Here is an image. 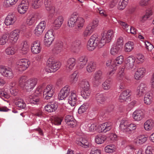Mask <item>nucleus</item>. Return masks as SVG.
<instances>
[{
    "label": "nucleus",
    "mask_w": 154,
    "mask_h": 154,
    "mask_svg": "<svg viewBox=\"0 0 154 154\" xmlns=\"http://www.w3.org/2000/svg\"><path fill=\"white\" fill-rule=\"evenodd\" d=\"M113 33V31L111 30L104 32L101 40L97 35H93L88 42L87 46L88 50L90 51H92L97 46L101 47L106 43L109 42L112 39Z\"/></svg>",
    "instance_id": "1"
},
{
    "label": "nucleus",
    "mask_w": 154,
    "mask_h": 154,
    "mask_svg": "<svg viewBox=\"0 0 154 154\" xmlns=\"http://www.w3.org/2000/svg\"><path fill=\"white\" fill-rule=\"evenodd\" d=\"M37 83L36 78H31L27 80L25 76H22L19 79V83L20 86L27 91H31L35 87Z\"/></svg>",
    "instance_id": "2"
},
{
    "label": "nucleus",
    "mask_w": 154,
    "mask_h": 154,
    "mask_svg": "<svg viewBox=\"0 0 154 154\" xmlns=\"http://www.w3.org/2000/svg\"><path fill=\"white\" fill-rule=\"evenodd\" d=\"M85 21L82 17H78V14L76 12L73 13L68 21V25L72 27L75 25L77 28L81 29L83 26Z\"/></svg>",
    "instance_id": "3"
},
{
    "label": "nucleus",
    "mask_w": 154,
    "mask_h": 154,
    "mask_svg": "<svg viewBox=\"0 0 154 154\" xmlns=\"http://www.w3.org/2000/svg\"><path fill=\"white\" fill-rule=\"evenodd\" d=\"M47 65L48 67L47 71L51 72H55L59 69L61 63L60 62H56L52 58H49L47 61Z\"/></svg>",
    "instance_id": "4"
},
{
    "label": "nucleus",
    "mask_w": 154,
    "mask_h": 154,
    "mask_svg": "<svg viewBox=\"0 0 154 154\" xmlns=\"http://www.w3.org/2000/svg\"><path fill=\"white\" fill-rule=\"evenodd\" d=\"M0 73L3 76L8 79H11L14 77V73L10 68L4 65L0 66Z\"/></svg>",
    "instance_id": "5"
},
{
    "label": "nucleus",
    "mask_w": 154,
    "mask_h": 154,
    "mask_svg": "<svg viewBox=\"0 0 154 154\" xmlns=\"http://www.w3.org/2000/svg\"><path fill=\"white\" fill-rule=\"evenodd\" d=\"M30 64V62L28 59H22L18 61L17 66L19 70L22 72L26 70L29 67Z\"/></svg>",
    "instance_id": "6"
},
{
    "label": "nucleus",
    "mask_w": 154,
    "mask_h": 154,
    "mask_svg": "<svg viewBox=\"0 0 154 154\" xmlns=\"http://www.w3.org/2000/svg\"><path fill=\"white\" fill-rule=\"evenodd\" d=\"M54 89L53 85H49L46 87L43 92V95L45 99L48 100L52 97L54 93Z\"/></svg>",
    "instance_id": "7"
},
{
    "label": "nucleus",
    "mask_w": 154,
    "mask_h": 154,
    "mask_svg": "<svg viewBox=\"0 0 154 154\" xmlns=\"http://www.w3.org/2000/svg\"><path fill=\"white\" fill-rule=\"evenodd\" d=\"M54 39L52 30H48L46 33L44 39V44L47 46H49L52 44Z\"/></svg>",
    "instance_id": "8"
},
{
    "label": "nucleus",
    "mask_w": 154,
    "mask_h": 154,
    "mask_svg": "<svg viewBox=\"0 0 154 154\" xmlns=\"http://www.w3.org/2000/svg\"><path fill=\"white\" fill-rule=\"evenodd\" d=\"M103 78L102 72L100 70L96 71L93 75V78L92 79L93 83L95 85L98 86L100 83L101 81Z\"/></svg>",
    "instance_id": "9"
},
{
    "label": "nucleus",
    "mask_w": 154,
    "mask_h": 154,
    "mask_svg": "<svg viewBox=\"0 0 154 154\" xmlns=\"http://www.w3.org/2000/svg\"><path fill=\"white\" fill-rule=\"evenodd\" d=\"M70 91V87L66 85L63 88L58 94V98L60 100L66 98L69 95Z\"/></svg>",
    "instance_id": "10"
},
{
    "label": "nucleus",
    "mask_w": 154,
    "mask_h": 154,
    "mask_svg": "<svg viewBox=\"0 0 154 154\" xmlns=\"http://www.w3.org/2000/svg\"><path fill=\"white\" fill-rule=\"evenodd\" d=\"M46 22L42 21L36 26L34 30V34L37 36L41 35L45 28Z\"/></svg>",
    "instance_id": "11"
},
{
    "label": "nucleus",
    "mask_w": 154,
    "mask_h": 154,
    "mask_svg": "<svg viewBox=\"0 0 154 154\" xmlns=\"http://www.w3.org/2000/svg\"><path fill=\"white\" fill-rule=\"evenodd\" d=\"M147 85L144 83H141L138 86L137 90V94L139 97L143 96L147 91Z\"/></svg>",
    "instance_id": "12"
},
{
    "label": "nucleus",
    "mask_w": 154,
    "mask_h": 154,
    "mask_svg": "<svg viewBox=\"0 0 154 154\" xmlns=\"http://www.w3.org/2000/svg\"><path fill=\"white\" fill-rule=\"evenodd\" d=\"M63 47V42L60 41H57L54 44L52 51L54 53L59 54L62 51Z\"/></svg>",
    "instance_id": "13"
},
{
    "label": "nucleus",
    "mask_w": 154,
    "mask_h": 154,
    "mask_svg": "<svg viewBox=\"0 0 154 154\" xmlns=\"http://www.w3.org/2000/svg\"><path fill=\"white\" fill-rule=\"evenodd\" d=\"M16 20V17L15 14L10 13L6 17L5 23L7 26L13 25Z\"/></svg>",
    "instance_id": "14"
},
{
    "label": "nucleus",
    "mask_w": 154,
    "mask_h": 154,
    "mask_svg": "<svg viewBox=\"0 0 154 154\" xmlns=\"http://www.w3.org/2000/svg\"><path fill=\"white\" fill-rule=\"evenodd\" d=\"M112 127V123L110 122H107L100 125L99 129L100 130V132H106L110 130Z\"/></svg>",
    "instance_id": "15"
},
{
    "label": "nucleus",
    "mask_w": 154,
    "mask_h": 154,
    "mask_svg": "<svg viewBox=\"0 0 154 154\" xmlns=\"http://www.w3.org/2000/svg\"><path fill=\"white\" fill-rule=\"evenodd\" d=\"M20 34V31L18 29H15L11 31L9 36V39L12 42L15 43L17 40Z\"/></svg>",
    "instance_id": "16"
},
{
    "label": "nucleus",
    "mask_w": 154,
    "mask_h": 154,
    "mask_svg": "<svg viewBox=\"0 0 154 154\" xmlns=\"http://www.w3.org/2000/svg\"><path fill=\"white\" fill-rule=\"evenodd\" d=\"M58 107L57 102H53L50 103L45 107V109L46 111L49 112H52L55 111Z\"/></svg>",
    "instance_id": "17"
},
{
    "label": "nucleus",
    "mask_w": 154,
    "mask_h": 154,
    "mask_svg": "<svg viewBox=\"0 0 154 154\" xmlns=\"http://www.w3.org/2000/svg\"><path fill=\"white\" fill-rule=\"evenodd\" d=\"M76 63V60L73 58H71L69 59L67 61L66 68L67 70L70 71L72 70L74 67Z\"/></svg>",
    "instance_id": "18"
},
{
    "label": "nucleus",
    "mask_w": 154,
    "mask_h": 154,
    "mask_svg": "<svg viewBox=\"0 0 154 154\" xmlns=\"http://www.w3.org/2000/svg\"><path fill=\"white\" fill-rule=\"evenodd\" d=\"M41 49V47L40 46L39 42L38 41L34 42L31 47L32 52L33 54H38L40 52Z\"/></svg>",
    "instance_id": "19"
},
{
    "label": "nucleus",
    "mask_w": 154,
    "mask_h": 154,
    "mask_svg": "<svg viewBox=\"0 0 154 154\" xmlns=\"http://www.w3.org/2000/svg\"><path fill=\"white\" fill-rule=\"evenodd\" d=\"M64 18L62 16H58L56 19L53 23L54 29L57 30L59 29L61 26L64 21Z\"/></svg>",
    "instance_id": "20"
},
{
    "label": "nucleus",
    "mask_w": 154,
    "mask_h": 154,
    "mask_svg": "<svg viewBox=\"0 0 154 154\" xmlns=\"http://www.w3.org/2000/svg\"><path fill=\"white\" fill-rule=\"evenodd\" d=\"M133 117L134 120L137 121L141 120L144 117L143 112L141 110H136L133 114Z\"/></svg>",
    "instance_id": "21"
},
{
    "label": "nucleus",
    "mask_w": 154,
    "mask_h": 154,
    "mask_svg": "<svg viewBox=\"0 0 154 154\" xmlns=\"http://www.w3.org/2000/svg\"><path fill=\"white\" fill-rule=\"evenodd\" d=\"M77 100L76 95L74 91H71L70 95L68 97V102L72 106H74L76 103Z\"/></svg>",
    "instance_id": "22"
},
{
    "label": "nucleus",
    "mask_w": 154,
    "mask_h": 154,
    "mask_svg": "<svg viewBox=\"0 0 154 154\" xmlns=\"http://www.w3.org/2000/svg\"><path fill=\"white\" fill-rule=\"evenodd\" d=\"M145 72V69L144 68H138L134 76L135 79L136 80L140 79L143 77Z\"/></svg>",
    "instance_id": "23"
},
{
    "label": "nucleus",
    "mask_w": 154,
    "mask_h": 154,
    "mask_svg": "<svg viewBox=\"0 0 154 154\" xmlns=\"http://www.w3.org/2000/svg\"><path fill=\"white\" fill-rule=\"evenodd\" d=\"M135 59L133 57H128L126 59V63L125 67L127 69H130L133 68Z\"/></svg>",
    "instance_id": "24"
},
{
    "label": "nucleus",
    "mask_w": 154,
    "mask_h": 154,
    "mask_svg": "<svg viewBox=\"0 0 154 154\" xmlns=\"http://www.w3.org/2000/svg\"><path fill=\"white\" fill-rule=\"evenodd\" d=\"M130 91L127 90L122 92L119 97L120 100H123L125 101H128L130 100Z\"/></svg>",
    "instance_id": "25"
},
{
    "label": "nucleus",
    "mask_w": 154,
    "mask_h": 154,
    "mask_svg": "<svg viewBox=\"0 0 154 154\" xmlns=\"http://www.w3.org/2000/svg\"><path fill=\"white\" fill-rule=\"evenodd\" d=\"M81 42L79 40H76L73 41L72 44V49L75 52L79 51L80 48Z\"/></svg>",
    "instance_id": "26"
},
{
    "label": "nucleus",
    "mask_w": 154,
    "mask_h": 154,
    "mask_svg": "<svg viewBox=\"0 0 154 154\" xmlns=\"http://www.w3.org/2000/svg\"><path fill=\"white\" fill-rule=\"evenodd\" d=\"M28 101L31 104H38L40 103V101L37 96L33 94L29 96L28 98Z\"/></svg>",
    "instance_id": "27"
},
{
    "label": "nucleus",
    "mask_w": 154,
    "mask_h": 154,
    "mask_svg": "<svg viewBox=\"0 0 154 154\" xmlns=\"http://www.w3.org/2000/svg\"><path fill=\"white\" fill-rule=\"evenodd\" d=\"M15 104L20 109H24L26 107V105L23 99L17 97L15 98Z\"/></svg>",
    "instance_id": "28"
},
{
    "label": "nucleus",
    "mask_w": 154,
    "mask_h": 154,
    "mask_svg": "<svg viewBox=\"0 0 154 154\" xmlns=\"http://www.w3.org/2000/svg\"><path fill=\"white\" fill-rule=\"evenodd\" d=\"M79 85L82 88V90H87L90 88L89 82L85 79L79 82Z\"/></svg>",
    "instance_id": "29"
},
{
    "label": "nucleus",
    "mask_w": 154,
    "mask_h": 154,
    "mask_svg": "<svg viewBox=\"0 0 154 154\" xmlns=\"http://www.w3.org/2000/svg\"><path fill=\"white\" fill-rule=\"evenodd\" d=\"M153 98L152 94L147 93L144 97V102L146 105L151 104L152 102Z\"/></svg>",
    "instance_id": "30"
},
{
    "label": "nucleus",
    "mask_w": 154,
    "mask_h": 154,
    "mask_svg": "<svg viewBox=\"0 0 154 154\" xmlns=\"http://www.w3.org/2000/svg\"><path fill=\"white\" fill-rule=\"evenodd\" d=\"M96 63L93 61L89 62L86 66L87 71L88 72H91L94 71L96 68Z\"/></svg>",
    "instance_id": "31"
},
{
    "label": "nucleus",
    "mask_w": 154,
    "mask_h": 154,
    "mask_svg": "<svg viewBox=\"0 0 154 154\" xmlns=\"http://www.w3.org/2000/svg\"><path fill=\"white\" fill-rule=\"evenodd\" d=\"M124 60V57L122 55H121L117 57L113 61V63L112 64L116 67V66L122 64Z\"/></svg>",
    "instance_id": "32"
},
{
    "label": "nucleus",
    "mask_w": 154,
    "mask_h": 154,
    "mask_svg": "<svg viewBox=\"0 0 154 154\" xmlns=\"http://www.w3.org/2000/svg\"><path fill=\"white\" fill-rule=\"evenodd\" d=\"M154 125L153 121L149 119L147 120L144 123V127L146 130L150 131L153 128Z\"/></svg>",
    "instance_id": "33"
},
{
    "label": "nucleus",
    "mask_w": 154,
    "mask_h": 154,
    "mask_svg": "<svg viewBox=\"0 0 154 154\" xmlns=\"http://www.w3.org/2000/svg\"><path fill=\"white\" fill-rule=\"evenodd\" d=\"M134 43L131 41H129L126 43L125 45L124 50L125 52H130L134 48Z\"/></svg>",
    "instance_id": "34"
},
{
    "label": "nucleus",
    "mask_w": 154,
    "mask_h": 154,
    "mask_svg": "<svg viewBox=\"0 0 154 154\" xmlns=\"http://www.w3.org/2000/svg\"><path fill=\"white\" fill-rule=\"evenodd\" d=\"M129 125L128 121L125 119H122L121 122L120 127L121 129L123 131L126 132Z\"/></svg>",
    "instance_id": "35"
},
{
    "label": "nucleus",
    "mask_w": 154,
    "mask_h": 154,
    "mask_svg": "<svg viewBox=\"0 0 154 154\" xmlns=\"http://www.w3.org/2000/svg\"><path fill=\"white\" fill-rule=\"evenodd\" d=\"M96 100L98 103L103 104L106 100V97L103 94H97L96 96Z\"/></svg>",
    "instance_id": "36"
},
{
    "label": "nucleus",
    "mask_w": 154,
    "mask_h": 154,
    "mask_svg": "<svg viewBox=\"0 0 154 154\" xmlns=\"http://www.w3.org/2000/svg\"><path fill=\"white\" fill-rule=\"evenodd\" d=\"M94 31L93 28L90 26L88 25L83 33V35L85 37L88 36L91 34Z\"/></svg>",
    "instance_id": "37"
},
{
    "label": "nucleus",
    "mask_w": 154,
    "mask_h": 154,
    "mask_svg": "<svg viewBox=\"0 0 154 154\" xmlns=\"http://www.w3.org/2000/svg\"><path fill=\"white\" fill-rule=\"evenodd\" d=\"M79 64L81 68L84 67L87 63L88 59L85 55L80 57L79 59Z\"/></svg>",
    "instance_id": "38"
},
{
    "label": "nucleus",
    "mask_w": 154,
    "mask_h": 154,
    "mask_svg": "<svg viewBox=\"0 0 154 154\" xmlns=\"http://www.w3.org/2000/svg\"><path fill=\"white\" fill-rule=\"evenodd\" d=\"M111 79H107L102 84V87L104 90H108L111 88Z\"/></svg>",
    "instance_id": "39"
},
{
    "label": "nucleus",
    "mask_w": 154,
    "mask_h": 154,
    "mask_svg": "<svg viewBox=\"0 0 154 154\" xmlns=\"http://www.w3.org/2000/svg\"><path fill=\"white\" fill-rule=\"evenodd\" d=\"M106 139V137L105 135H99L96 136L95 141L97 143L100 144L103 143Z\"/></svg>",
    "instance_id": "40"
},
{
    "label": "nucleus",
    "mask_w": 154,
    "mask_h": 154,
    "mask_svg": "<svg viewBox=\"0 0 154 154\" xmlns=\"http://www.w3.org/2000/svg\"><path fill=\"white\" fill-rule=\"evenodd\" d=\"M116 149L115 146L112 144L108 145L104 148V150L106 152L110 153L115 152Z\"/></svg>",
    "instance_id": "41"
},
{
    "label": "nucleus",
    "mask_w": 154,
    "mask_h": 154,
    "mask_svg": "<svg viewBox=\"0 0 154 154\" xmlns=\"http://www.w3.org/2000/svg\"><path fill=\"white\" fill-rule=\"evenodd\" d=\"M22 47L21 49V53L23 54H26L29 50V45L26 41L23 42L22 44Z\"/></svg>",
    "instance_id": "42"
},
{
    "label": "nucleus",
    "mask_w": 154,
    "mask_h": 154,
    "mask_svg": "<svg viewBox=\"0 0 154 154\" xmlns=\"http://www.w3.org/2000/svg\"><path fill=\"white\" fill-rule=\"evenodd\" d=\"M44 3L45 8L47 10L49 11H54V8L51 2V0L45 1Z\"/></svg>",
    "instance_id": "43"
},
{
    "label": "nucleus",
    "mask_w": 154,
    "mask_h": 154,
    "mask_svg": "<svg viewBox=\"0 0 154 154\" xmlns=\"http://www.w3.org/2000/svg\"><path fill=\"white\" fill-rule=\"evenodd\" d=\"M18 0H5L4 5L6 7H10L14 5L17 3Z\"/></svg>",
    "instance_id": "44"
},
{
    "label": "nucleus",
    "mask_w": 154,
    "mask_h": 154,
    "mask_svg": "<svg viewBox=\"0 0 154 154\" xmlns=\"http://www.w3.org/2000/svg\"><path fill=\"white\" fill-rule=\"evenodd\" d=\"M90 94L91 91L90 89L82 90L81 92V95L85 99L88 98Z\"/></svg>",
    "instance_id": "45"
},
{
    "label": "nucleus",
    "mask_w": 154,
    "mask_h": 154,
    "mask_svg": "<svg viewBox=\"0 0 154 154\" xmlns=\"http://www.w3.org/2000/svg\"><path fill=\"white\" fill-rule=\"evenodd\" d=\"M35 22V18L34 16L30 15L26 20V23L29 26L33 24Z\"/></svg>",
    "instance_id": "46"
},
{
    "label": "nucleus",
    "mask_w": 154,
    "mask_h": 154,
    "mask_svg": "<svg viewBox=\"0 0 154 154\" xmlns=\"http://www.w3.org/2000/svg\"><path fill=\"white\" fill-rule=\"evenodd\" d=\"M88 106V104L87 103H85L79 109L78 112L79 114H82L85 112Z\"/></svg>",
    "instance_id": "47"
},
{
    "label": "nucleus",
    "mask_w": 154,
    "mask_h": 154,
    "mask_svg": "<svg viewBox=\"0 0 154 154\" xmlns=\"http://www.w3.org/2000/svg\"><path fill=\"white\" fill-rule=\"evenodd\" d=\"M147 140V139L144 136L139 137L136 140L135 143L137 144H142L146 142Z\"/></svg>",
    "instance_id": "48"
},
{
    "label": "nucleus",
    "mask_w": 154,
    "mask_h": 154,
    "mask_svg": "<svg viewBox=\"0 0 154 154\" xmlns=\"http://www.w3.org/2000/svg\"><path fill=\"white\" fill-rule=\"evenodd\" d=\"M120 47L117 46H113L110 50L111 54L113 55L117 54L120 49Z\"/></svg>",
    "instance_id": "49"
},
{
    "label": "nucleus",
    "mask_w": 154,
    "mask_h": 154,
    "mask_svg": "<svg viewBox=\"0 0 154 154\" xmlns=\"http://www.w3.org/2000/svg\"><path fill=\"white\" fill-rule=\"evenodd\" d=\"M86 130L87 131H93L96 129V125L94 124H89L85 125Z\"/></svg>",
    "instance_id": "50"
},
{
    "label": "nucleus",
    "mask_w": 154,
    "mask_h": 154,
    "mask_svg": "<svg viewBox=\"0 0 154 154\" xmlns=\"http://www.w3.org/2000/svg\"><path fill=\"white\" fill-rule=\"evenodd\" d=\"M128 4V2L123 0H120L119 3L118 8L120 10H122L125 8Z\"/></svg>",
    "instance_id": "51"
},
{
    "label": "nucleus",
    "mask_w": 154,
    "mask_h": 154,
    "mask_svg": "<svg viewBox=\"0 0 154 154\" xmlns=\"http://www.w3.org/2000/svg\"><path fill=\"white\" fill-rule=\"evenodd\" d=\"M28 7L19 5L18 6V11L21 14L25 13Z\"/></svg>",
    "instance_id": "52"
},
{
    "label": "nucleus",
    "mask_w": 154,
    "mask_h": 154,
    "mask_svg": "<svg viewBox=\"0 0 154 154\" xmlns=\"http://www.w3.org/2000/svg\"><path fill=\"white\" fill-rule=\"evenodd\" d=\"M16 51L15 47H10L6 49V52L8 55H13L14 54Z\"/></svg>",
    "instance_id": "53"
},
{
    "label": "nucleus",
    "mask_w": 154,
    "mask_h": 154,
    "mask_svg": "<svg viewBox=\"0 0 154 154\" xmlns=\"http://www.w3.org/2000/svg\"><path fill=\"white\" fill-rule=\"evenodd\" d=\"M70 79V81L71 83H75L76 82L78 79L77 73L76 72L73 73L71 75Z\"/></svg>",
    "instance_id": "54"
},
{
    "label": "nucleus",
    "mask_w": 154,
    "mask_h": 154,
    "mask_svg": "<svg viewBox=\"0 0 154 154\" xmlns=\"http://www.w3.org/2000/svg\"><path fill=\"white\" fill-rule=\"evenodd\" d=\"M8 35L4 34L0 38V44L3 45L5 44L8 40L7 38Z\"/></svg>",
    "instance_id": "55"
},
{
    "label": "nucleus",
    "mask_w": 154,
    "mask_h": 154,
    "mask_svg": "<svg viewBox=\"0 0 154 154\" xmlns=\"http://www.w3.org/2000/svg\"><path fill=\"white\" fill-rule=\"evenodd\" d=\"M150 0H140L139 2L140 6L144 7L148 5Z\"/></svg>",
    "instance_id": "56"
},
{
    "label": "nucleus",
    "mask_w": 154,
    "mask_h": 154,
    "mask_svg": "<svg viewBox=\"0 0 154 154\" xmlns=\"http://www.w3.org/2000/svg\"><path fill=\"white\" fill-rule=\"evenodd\" d=\"M63 120V118L62 117H55L54 118V124L56 125H59L61 124Z\"/></svg>",
    "instance_id": "57"
},
{
    "label": "nucleus",
    "mask_w": 154,
    "mask_h": 154,
    "mask_svg": "<svg viewBox=\"0 0 154 154\" xmlns=\"http://www.w3.org/2000/svg\"><path fill=\"white\" fill-rule=\"evenodd\" d=\"M96 11L97 12L99 13L101 16L106 17L107 16L106 12L102 9L101 8H97Z\"/></svg>",
    "instance_id": "58"
},
{
    "label": "nucleus",
    "mask_w": 154,
    "mask_h": 154,
    "mask_svg": "<svg viewBox=\"0 0 154 154\" xmlns=\"http://www.w3.org/2000/svg\"><path fill=\"white\" fill-rule=\"evenodd\" d=\"M136 128V125L134 123H131L128 125L127 130L126 132L131 131L135 130Z\"/></svg>",
    "instance_id": "59"
},
{
    "label": "nucleus",
    "mask_w": 154,
    "mask_h": 154,
    "mask_svg": "<svg viewBox=\"0 0 154 154\" xmlns=\"http://www.w3.org/2000/svg\"><path fill=\"white\" fill-rule=\"evenodd\" d=\"M98 20L97 19H95L93 20L92 23L89 24L88 25L90 26L93 28V29L94 30V29L98 26Z\"/></svg>",
    "instance_id": "60"
},
{
    "label": "nucleus",
    "mask_w": 154,
    "mask_h": 154,
    "mask_svg": "<svg viewBox=\"0 0 154 154\" xmlns=\"http://www.w3.org/2000/svg\"><path fill=\"white\" fill-rule=\"evenodd\" d=\"M123 39L122 37H119L117 40L116 45L119 47L120 46L121 47L123 45Z\"/></svg>",
    "instance_id": "61"
},
{
    "label": "nucleus",
    "mask_w": 154,
    "mask_h": 154,
    "mask_svg": "<svg viewBox=\"0 0 154 154\" xmlns=\"http://www.w3.org/2000/svg\"><path fill=\"white\" fill-rule=\"evenodd\" d=\"M1 97H3L6 98L8 99L10 97L9 91L8 90H4Z\"/></svg>",
    "instance_id": "62"
},
{
    "label": "nucleus",
    "mask_w": 154,
    "mask_h": 154,
    "mask_svg": "<svg viewBox=\"0 0 154 154\" xmlns=\"http://www.w3.org/2000/svg\"><path fill=\"white\" fill-rule=\"evenodd\" d=\"M145 43L146 48L149 51H151L154 48L153 45L148 41L145 42Z\"/></svg>",
    "instance_id": "63"
},
{
    "label": "nucleus",
    "mask_w": 154,
    "mask_h": 154,
    "mask_svg": "<svg viewBox=\"0 0 154 154\" xmlns=\"http://www.w3.org/2000/svg\"><path fill=\"white\" fill-rule=\"evenodd\" d=\"M136 60L138 63L142 62L143 61L144 57L142 54H138L137 56Z\"/></svg>",
    "instance_id": "64"
}]
</instances>
